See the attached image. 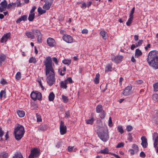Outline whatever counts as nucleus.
I'll list each match as a JSON object with an SVG mask.
<instances>
[{"instance_id": "obj_46", "label": "nucleus", "mask_w": 158, "mask_h": 158, "mask_svg": "<svg viewBox=\"0 0 158 158\" xmlns=\"http://www.w3.org/2000/svg\"><path fill=\"white\" fill-rule=\"evenodd\" d=\"M106 113L104 111H103L102 113L100 114V118L102 119H104L106 116Z\"/></svg>"}, {"instance_id": "obj_18", "label": "nucleus", "mask_w": 158, "mask_h": 158, "mask_svg": "<svg viewBox=\"0 0 158 158\" xmlns=\"http://www.w3.org/2000/svg\"><path fill=\"white\" fill-rule=\"evenodd\" d=\"M27 16L26 15L22 16L20 18H19L16 20V23H19L22 21H25L27 20Z\"/></svg>"}, {"instance_id": "obj_64", "label": "nucleus", "mask_w": 158, "mask_h": 158, "mask_svg": "<svg viewBox=\"0 0 158 158\" xmlns=\"http://www.w3.org/2000/svg\"><path fill=\"white\" fill-rule=\"evenodd\" d=\"M128 151L130 152V153L131 154V155H133L134 154L135 150H134L133 149H130Z\"/></svg>"}, {"instance_id": "obj_51", "label": "nucleus", "mask_w": 158, "mask_h": 158, "mask_svg": "<svg viewBox=\"0 0 158 158\" xmlns=\"http://www.w3.org/2000/svg\"><path fill=\"white\" fill-rule=\"evenodd\" d=\"M152 98L155 101H158V94H155L152 96Z\"/></svg>"}, {"instance_id": "obj_2", "label": "nucleus", "mask_w": 158, "mask_h": 158, "mask_svg": "<svg viewBox=\"0 0 158 158\" xmlns=\"http://www.w3.org/2000/svg\"><path fill=\"white\" fill-rule=\"evenodd\" d=\"M24 132V127L19 125L15 129L14 133L15 139L18 141L20 140L23 137Z\"/></svg>"}, {"instance_id": "obj_1", "label": "nucleus", "mask_w": 158, "mask_h": 158, "mask_svg": "<svg viewBox=\"0 0 158 158\" xmlns=\"http://www.w3.org/2000/svg\"><path fill=\"white\" fill-rule=\"evenodd\" d=\"M147 61L149 65L155 69H158V51H152L148 54Z\"/></svg>"}, {"instance_id": "obj_59", "label": "nucleus", "mask_w": 158, "mask_h": 158, "mask_svg": "<svg viewBox=\"0 0 158 158\" xmlns=\"http://www.w3.org/2000/svg\"><path fill=\"white\" fill-rule=\"evenodd\" d=\"M129 137L128 138V140L130 142H132V137L131 135V133L128 134Z\"/></svg>"}, {"instance_id": "obj_45", "label": "nucleus", "mask_w": 158, "mask_h": 158, "mask_svg": "<svg viewBox=\"0 0 158 158\" xmlns=\"http://www.w3.org/2000/svg\"><path fill=\"white\" fill-rule=\"evenodd\" d=\"M94 121V119L93 118H91L90 119H89L86 121V123L87 124H92Z\"/></svg>"}, {"instance_id": "obj_3", "label": "nucleus", "mask_w": 158, "mask_h": 158, "mask_svg": "<svg viewBox=\"0 0 158 158\" xmlns=\"http://www.w3.org/2000/svg\"><path fill=\"white\" fill-rule=\"evenodd\" d=\"M98 135L100 139L104 142H106L109 139L108 131L107 128L102 131H98Z\"/></svg>"}, {"instance_id": "obj_4", "label": "nucleus", "mask_w": 158, "mask_h": 158, "mask_svg": "<svg viewBox=\"0 0 158 158\" xmlns=\"http://www.w3.org/2000/svg\"><path fill=\"white\" fill-rule=\"evenodd\" d=\"M31 31L33 33V34L36 36L38 42L39 43H41L42 35L40 31L38 29L33 28L31 29Z\"/></svg>"}, {"instance_id": "obj_25", "label": "nucleus", "mask_w": 158, "mask_h": 158, "mask_svg": "<svg viewBox=\"0 0 158 158\" xmlns=\"http://www.w3.org/2000/svg\"><path fill=\"white\" fill-rule=\"evenodd\" d=\"M102 110V106L101 105H98L96 108V112L98 113L100 112Z\"/></svg>"}, {"instance_id": "obj_5", "label": "nucleus", "mask_w": 158, "mask_h": 158, "mask_svg": "<svg viewBox=\"0 0 158 158\" xmlns=\"http://www.w3.org/2000/svg\"><path fill=\"white\" fill-rule=\"evenodd\" d=\"M31 98L34 101H35L37 99L39 101L42 100L41 93L38 91H32L30 95Z\"/></svg>"}, {"instance_id": "obj_47", "label": "nucleus", "mask_w": 158, "mask_h": 158, "mask_svg": "<svg viewBox=\"0 0 158 158\" xmlns=\"http://www.w3.org/2000/svg\"><path fill=\"white\" fill-rule=\"evenodd\" d=\"M135 7H134L131 10L130 14L129 17H133V14L134 12Z\"/></svg>"}, {"instance_id": "obj_44", "label": "nucleus", "mask_w": 158, "mask_h": 158, "mask_svg": "<svg viewBox=\"0 0 158 158\" xmlns=\"http://www.w3.org/2000/svg\"><path fill=\"white\" fill-rule=\"evenodd\" d=\"M13 158H23L22 155L20 154H16L13 156Z\"/></svg>"}, {"instance_id": "obj_50", "label": "nucleus", "mask_w": 158, "mask_h": 158, "mask_svg": "<svg viewBox=\"0 0 158 158\" xmlns=\"http://www.w3.org/2000/svg\"><path fill=\"white\" fill-rule=\"evenodd\" d=\"M77 150V148H74V146L71 147L70 146V152H71L73 151L75 152H76Z\"/></svg>"}, {"instance_id": "obj_27", "label": "nucleus", "mask_w": 158, "mask_h": 158, "mask_svg": "<svg viewBox=\"0 0 158 158\" xmlns=\"http://www.w3.org/2000/svg\"><path fill=\"white\" fill-rule=\"evenodd\" d=\"M37 11L39 14L40 15H42L46 12V10H44L42 9V8L40 7H38Z\"/></svg>"}, {"instance_id": "obj_20", "label": "nucleus", "mask_w": 158, "mask_h": 158, "mask_svg": "<svg viewBox=\"0 0 158 158\" xmlns=\"http://www.w3.org/2000/svg\"><path fill=\"white\" fill-rule=\"evenodd\" d=\"M48 128V127L47 125L45 124H42L40 126L38 130L41 131H45L47 130Z\"/></svg>"}, {"instance_id": "obj_14", "label": "nucleus", "mask_w": 158, "mask_h": 158, "mask_svg": "<svg viewBox=\"0 0 158 158\" xmlns=\"http://www.w3.org/2000/svg\"><path fill=\"white\" fill-rule=\"evenodd\" d=\"M11 34L10 32H8L4 35L2 37L0 42L1 43L6 42L7 40L10 38Z\"/></svg>"}, {"instance_id": "obj_57", "label": "nucleus", "mask_w": 158, "mask_h": 158, "mask_svg": "<svg viewBox=\"0 0 158 158\" xmlns=\"http://www.w3.org/2000/svg\"><path fill=\"white\" fill-rule=\"evenodd\" d=\"M109 124L108 125L110 127H111L112 126V121L111 118L110 117L109 120Z\"/></svg>"}, {"instance_id": "obj_15", "label": "nucleus", "mask_w": 158, "mask_h": 158, "mask_svg": "<svg viewBox=\"0 0 158 158\" xmlns=\"http://www.w3.org/2000/svg\"><path fill=\"white\" fill-rule=\"evenodd\" d=\"M47 43L48 45L51 47H54L55 45V40L52 38H48L47 40Z\"/></svg>"}, {"instance_id": "obj_21", "label": "nucleus", "mask_w": 158, "mask_h": 158, "mask_svg": "<svg viewBox=\"0 0 158 158\" xmlns=\"http://www.w3.org/2000/svg\"><path fill=\"white\" fill-rule=\"evenodd\" d=\"M142 55V52L139 49H137L135 50V57L138 58L141 56Z\"/></svg>"}, {"instance_id": "obj_56", "label": "nucleus", "mask_w": 158, "mask_h": 158, "mask_svg": "<svg viewBox=\"0 0 158 158\" xmlns=\"http://www.w3.org/2000/svg\"><path fill=\"white\" fill-rule=\"evenodd\" d=\"M0 83L3 85H5L7 84V82L3 79H2L1 80Z\"/></svg>"}, {"instance_id": "obj_30", "label": "nucleus", "mask_w": 158, "mask_h": 158, "mask_svg": "<svg viewBox=\"0 0 158 158\" xmlns=\"http://www.w3.org/2000/svg\"><path fill=\"white\" fill-rule=\"evenodd\" d=\"M35 18V14H31L29 15L28 20L29 21H32Z\"/></svg>"}, {"instance_id": "obj_6", "label": "nucleus", "mask_w": 158, "mask_h": 158, "mask_svg": "<svg viewBox=\"0 0 158 158\" xmlns=\"http://www.w3.org/2000/svg\"><path fill=\"white\" fill-rule=\"evenodd\" d=\"M47 81L49 85L50 86H52L54 83L55 81V79L54 77V71L53 72H51L48 76Z\"/></svg>"}, {"instance_id": "obj_23", "label": "nucleus", "mask_w": 158, "mask_h": 158, "mask_svg": "<svg viewBox=\"0 0 158 158\" xmlns=\"http://www.w3.org/2000/svg\"><path fill=\"white\" fill-rule=\"evenodd\" d=\"M100 74L98 73L95 76V77L94 80V83L96 84H98L99 82Z\"/></svg>"}, {"instance_id": "obj_35", "label": "nucleus", "mask_w": 158, "mask_h": 158, "mask_svg": "<svg viewBox=\"0 0 158 158\" xmlns=\"http://www.w3.org/2000/svg\"><path fill=\"white\" fill-rule=\"evenodd\" d=\"M106 32L103 31H101L100 32V35L102 36V38L104 40H106Z\"/></svg>"}, {"instance_id": "obj_29", "label": "nucleus", "mask_w": 158, "mask_h": 158, "mask_svg": "<svg viewBox=\"0 0 158 158\" xmlns=\"http://www.w3.org/2000/svg\"><path fill=\"white\" fill-rule=\"evenodd\" d=\"M17 113L19 115V116L20 117H23L25 115V112L23 111L18 110L17 111Z\"/></svg>"}, {"instance_id": "obj_63", "label": "nucleus", "mask_w": 158, "mask_h": 158, "mask_svg": "<svg viewBox=\"0 0 158 158\" xmlns=\"http://www.w3.org/2000/svg\"><path fill=\"white\" fill-rule=\"evenodd\" d=\"M86 3L84 2L82 4L81 7L82 9H85L86 7Z\"/></svg>"}, {"instance_id": "obj_24", "label": "nucleus", "mask_w": 158, "mask_h": 158, "mask_svg": "<svg viewBox=\"0 0 158 158\" xmlns=\"http://www.w3.org/2000/svg\"><path fill=\"white\" fill-rule=\"evenodd\" d=\"M55 97V94L53 92H51L48 96V100L50 101H52L54 98Z\"/></svg>"}, {"instance_id": "obj_26", "label": "nucleus", "mask_w": 158, "mask_h": 158, "mask_svg": "<svg viewBox=\"0 0 158 158\" xmlns=\"http://www.w3.org/2000/svg\"><path fill=\"white\" fill-rule=\"evenodd\" d=\"M52 63V60L50 56L47 57L45 61L44 62V64H49Z\"/></svg>"}, {"instance_id": "obj_49", "label": "nucleus", "mask_w": 158, "mask_h": 158, "mask_svg": "<svg viewBox=\"0 0 158 158\" xmlns=\"http://www.w3.org/2000/svg\"><path fill=\"white\" fill-rule=\"evenodd\" d=\"M58 73L61 76H63L65 74V73L63 72L62 68H60L58 70Z\"/></svg>"}, {"instance_id": "obj_48", "label": "nucleus", "mask_w": 158, "mask_h": 158, "mask_svg": "<svg viewBox=\"0 0 158 158\" xmlns=\"http://www.w3.org/2000/svg\"><path fill=\"white\" fill-rule=\"evenodd\" d=\"M143 40H139V41L135 44L136 47H138L140 46L143 43Z\"/></svg>"}, {"instance_id": "obj_43", "label": "nucleus", "mask_w": 158, "mask_h": 158, "mask_svg": "<svg viewBox=\"0 0 158 158\" xmlns=\"http://www.w3.org/2000/svg\"><path fill=\"white\" fill-rule=\"evenodd\" d=\"M15 78L17 80H19L21 78V73L18 72L15 75Z\"/></svg>"}, {"instance_id": "obj_53", "label": "nucleus", "mask_w": 158, "mask_h": 158, "mask_svg": "<svg viewBox=\"0 0 158 158\" xmlns=\"http://www.w3.org/2000/svg\"><path fill=\"white\" fill-rule=\"evenodd\" d=\"M62 63L64 64H67L68 66L69 64V60L67 59H64L62 60Z\"/></svg>"}, {"instance_id": "obj_39", "label": "nucleus", "mask_w": 158, "mask_h": 158, "mask_svg": "<svg viewBox=\"0 0 158 158\" xmlns=\"http://www.w3.org/2000/svg\"><path fill=\"white\" fill-rule=\"evenodd\" d=\"M133 17H129V18L128 19L127 22H126V25L128 26H130L131 23L133 21Z\"/></svg>"}, {"instance_id": "obj_19", "label": "nucleus", "mask_w": 158, "mask_h": 158, "mask_svg": "<svg viewBox=\"0 0 158 158\" xmlns=\"http://www.w3.org/2000/svg\"><path fill=\"white\" fill-rule=\"evenodd\" d=\"M25 34L28 38H30L31 39H33L35 38V35L32 32L27 31L25 32Z\"/></svg>"}, {"instance_id": "obj_60", "label": "nucleus", "mask_w": 158, "mask_h": 158, "mask_svg": "<svg viewBox=\"0 0 158 158\" xmlns=\"http://www.w3.org/2000/svg\"><path fill=\"white\" fill-rule=\"evenodd\" d=\"M15 3L16 4V6H17V7L20 6L21 4L20 1L19 0H17L16 2Z\"/></svg>"}, {"instance_id": "obj_22", "label": "nucleus", "mask_w": 158, "mask_h": 158, "mask_svg": "<svg viewBox=\"0 0 158 158\" xmlns=\"http://www.w3.org/2000/svg\"><path fill=\"white\" fill-rule=\"evenodd\" d=\"M123 58V56L119 55L115 57L114 60L115 61L116 63H118L121 62Z\"/></svg>"}, {"instance_id": "obj_40", "label": "nucleus", "mask_w": 158, "mask_h": 158, "mask_svg": "<svg viewBox=\"0 0 158 158\" xmlns=\"http://www.w3.org/2000/svg\"><path fill=\"white\" fill-rule=\"evenodd\" d=\"M103 154H107L109 153V150L108 149L106 148L103 150H102L100 151Z\"/></svg>"}, {"instance_id": "obj_13", "label": "nucleus", "mask_w": 158, "mask_h": 158, "mask_svg": "<svg viewBox=\"0 0 158 158\" xmlns=\"http://www.w3.org/2000/svg\"><path fill=\"white\" fill-rule=\"evenodd\" d=\"M153 139L154 140L153 146L156 148L158 146V133L154 132L152 136Z\"/></svg>"}, {"instance_id": "obj_33", "label": "nucleus", "mask_w": 158, "mask_h": 158, "mask_svg": "<svg viewBox=\"0 0 158 158\" xmlns=\"http://www.w3.org/2000/svg\"><path fill=\"white\" fill-rule=\"evenodd\" d=\"M6 57L3 54L0 56V66L2 65V62L4 61Z\"/></svg>"}, {"instance_id": "obj_34", "label": "nucleus", "mask_w": 158, "mask_h": 158, "mask_svg": "<svg viewBox=\"0 0 158 158\" xmlns=\"http://www.w3.org/2000/svg\"><path fill=\"white\" fill-rule=\"evenodd\" d=\"M36 62V59L34 57H31L29 60V62L30 63H33L34 64H35Z\"/></svg>"}, {"instance_id": "obj_9", "label": "nucleus", "mask_w": 158, "mask_h": 158, "mask_svg": "<svg viewBox=\"0 0 158 158\" xmlns=\"http://www.w3.org/2000/svg\"><path fill=\"white\" fill-rule=\"evenodd\" d=\"M44 65L45 66L46 75L49 74L50 72H53L54 71V69L52 67V63L44 64Z\"/></svg>"}, {"instance_id": "obj_52", "label": "nucleus", "mask_w": 158, "mask_h": 158, "mask_svg": "<svg viewBox=\"0 0 158 158\" xmlns=\"http://www.w3.org/2000/svg\"><path fill=\"white\" fill-rule=\"evenodd\" d=\"M124 144L122 142L120 143H118V145L116 146V148H121L122 147H123L124 146Z\"/></svg>"}, {"instance_id": "obj_36", "label": "nucleus", "mask_w": 158, "mask_h": 158, "mask_svg": "<svg viewBox=\"0 0 158 158\" xmlns=\"http://www.w3.org/2000/svg\"><path fill=\"white\" fill-rule=\"evenodd\" d=\"M117 130L118 132L122 134L124 132V130H123V127L121 125H119L117 127Z\"/></svg>"}, {"instance_id": "obj_62", "label": "nucleus", "mask_w": 158, "mask_h": 158, "mask_svg": "<svg viewBox=\"0 0 158 158\" xmlns=\"http://www.w3.org/2000/svg\"><path fill=\"white\" fill-rule=\"evenodd\" d=\"M140 156L141 157H144L146 155L143 152H141L140 154Z\"/></svg>"}, {"instance_id": "obj_55", "label": "nucleus", "mask_w": 158, "mask_h": 158, "mask_svg": "<svg viewBox=\"0 0 158 158\" xmlns=\"http://www.w3.org/2000/svg\"><path fill=\"white\" fill-rule=\"evenodd\" d=\"M52 60H53V61L56 64H57L58 63V62H59V60H57V59L55 57H53V58H52Z\"/></svg>"}, {"instance_id": "obj_32", "label": "nucleus", "mask_w": 158, "mask_h": 158, "mask_svg": "<svg viewBox=\"0 0 158 158\" xmlns=\"http://www.w3.org/2000/svg\"><path fill=\"white\" fill-rule=\"evenodd\" d=\"M6 92L5 90H1L0 93V98L1 99L3 97L4 98L6 97Z\"/></svg>"}, {"instance_id": "obj_8", "label": "nucleus", "mask_w": 158, "mask_h": 158, "mask_svg": "<svg viewBox=\"0 0 158 158\" xmlns=\"http://www.w3.org/2000/svg\"><path fill=\"white\" fill-rule=\"evenodd\" d=\"M60 132L61 135H63L66 133L67 132L66 126L64 124V122L61 121L60 126Z\"/></svg>"}, {"instance_id": "obj_7", "label": "nucleus", "mask_w": 158, "mask_h": 158, "mask_svg": "<svg viewBox=\"0 0 158 158\" xmlns=\"http://www.w3.org/2000/svg\"><path fill=\"white\" fill-rule=\"evenodd\" d=\"M44 1L45 3L43 6V8L46 10H49L54 0H44Z\"/></svg>"}, {"instance_id": "obj_58", "label": "nucleus", "mask_w": 158, "mask_h": 158, "mask_svg": "<svg viewBox=\"0 0 158 158\" xmlns=\"http://www.w3.org/2000/svg\"><path fill=\"white\" fill-rule=\"evenodd\" d=\"M36 8V7L35 6H34L32 7V8L31 10L30 11V13L31 14H33V12L35 10Z\"/></svg>"}, {"instance_id": "obj_38", "label": "nucleus", "mask_w": 158, "mask_h": 158, "mask_svg": "<svg viewBox=\"0 0 158 158\" xmlns=\"http://www.w3.org/2000/svg\"><path fill=\"white\" fill-rule=\"evenodd\" d=\"M153 87L154 92L158 91V82H156L154 84Z\"/></svg>"}, {"instance_id": "obj_28", "label": "nucleus", "mask_w": 158, "mask_h": 158, "mask_svg": "<svg viewBox=\"0 0 158 158\" xmlns=\"http://www.w3.org/2000/svg\"><path fill=\"white\" fill-rule=\"evenodd\" d=\"M63 39L67 43H69V35H64L63 37Z\"/></svg>"}, {"instance_id": "obj_16", "label": "nucleus", "mask_w": 158, "mask_h": 158, "mask_svg": "<svg viewBox=\"0 0 158 158\" xmlns=\"http://www.w3.org/2000/svg\"><path fill=\"white\" fill-rule=\"evenodd\" d=\"M141 139L142 140V143L141 144L143 147L144 148H146L148 145V143L146 138L145 137L143 136L141 138Z\"/></svg>"}, {"instance_id": "obj_10", "label": "nucleus", "mask_w": 158, "mask_h": 158, "mask_svg": "<svg viewBox=\"0 0 158 158\" xmlns=\"http://www.w3.org/2000/svg\"><path fill=\"white\" fill-rule=\"evenodd\" d=\"M132 87L128 86L126 87L122 93V94L124 96H127L131 94V90Z\"/></svg>"}, {"instance_id": "obj_17", "label": "nucleus", "mask_w": 158, "mask_h": 158, "mask_svg": "<svg viewBox=\"0 0 158 158\" xmlns=\"http://www.w3.org/2000/svg\"><path fill=\"white\" fill-rule=\"evenodd\" d=\"M69 82V77L67 78L66 80L63 81H61L60 82V87L63 89H66L67 86V84L68 82Z\"/></svg>"}, {"instance_id": "obj_54", "label": "nucleus", "mask_w": 158, "mask_h": 158, "mask_svg": "<svg viewBox=\"0 0 158 158\" xmlns=\"http://www.w3.org/2000/svg\"><path fill=\"white\" fill-rule=\"evenodd\" d=\"M133 129L131 125H128L126 129L128 132H129L131 131Z\"/></svg>"}, {"instance_id": "obj_41", "label": "nucleus", "mask_w": 158, "mask_h": 158, "mask_svg": "<svg viewBox=\"0 0 158 158\" xmlns=\"http://www.w3.org/2000/svg\"><path fill=\"white\" fill-rule=\"evenodd\" d=\"M62 98L63 101L64 102L66 103L67 102H68L69 99L67 97L64 96V95H62Z\"/></svg>"}, {"instance_id": "obj_31", "label": "nucleus", "mask_w": 158, "mask_h": 158, "mask_svg": "<svg viewBox=\"0 0 158 158\" xmlns=\"http://www.w3.org/2000/svg\"><path fill=\"white\" fill-rule=\"evenodd\" d=\"M112 69V67L111 65L110 64H108L106 67L105 72H108L109 71H111Z\"/></svg>"}, {"instance_id": "obj_11", "label": "nucleus", "mask_w": 158, "mask_h": 158, "mask_svg": "<svg viewBox=\"0 0 158 158\" xmlns=\"http://www.w3.org/2000/svg\"><path fill=\"white\" fill-rule=\"evenodd\" d=\"M30 154L35 158L39 157L40 154V150L37 148H34L31 151Z\"/></svg>"}, {"instance_id": "obj_42", "label": "nucleus", "mask_w": 158, "mask_h": 158, "mask_svg": "<svg viewBox=\"0 0 158 158\" xmlns=\"http://www.w3.org/2000/svg\"><path fill=\"white\" fill-rule=\"evenodd\" d=\"M132 148L134 149L135 151L137 152L139 150L138 146L135 144H134L132 146Z\"/></svg>"}, {"instance_id": "obj_61", "label": "nucleus", "mask_w": 158, "mask_h": 158, "mask_svg": "<svg viewBox=\"0 0 158 158\" xmlns=\"http://www.w3.org/2000/svg\"><path fill=\"white\" fill-rule=\"evenodd\" d=\"M88 30L86 29H83L82 31V33L83 34H87L88 33Z\"/></svg>"}, {"instance_id": "obj_37", "label": "nucleus", "mask_w": 158, "mask_h": 158, "mask_svg": "<svg viewBox=\"0 0 158 158\" xmlns=\"http://www.w3.org/2000/svg\"><path fill=\"white\" fill-rule=\"evenodd\" d=\"M0 155L1 158H7L8 156V153L6 152L1 153Z\"/></svg>"}, {"instance_id": "obj_12", "label": "nucleus", "mask_w": 158, "mask_h": 158, "mask_svg": "<svg viewBox=\"0 0 158 158\" xmlns=\"http://www.w3.org/2000/svg\"><path fill=\"white\" fill-rule=\"evenodd\" d=\"M0 12H2L6 10L7 5V2L6 1L4 0L3 1L1 2L0 3Z\"/></svg>"}]
</instances>
